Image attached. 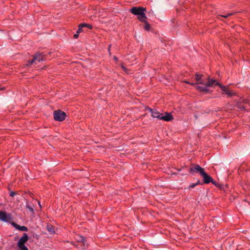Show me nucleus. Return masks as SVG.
Instances as JSON below:
<instances>
[{
  "label": "nucleus",
  "mask_w": 250,
  "mask_h": 250,
  "mask_svg": "<svg viewBox=\"0 0 250 250\" xmlns=\"http://www.w3.org/2000/svg\"><path fill=\"white\" fill-rule=\"evenodd\" d=\"M28 240V236L27 234L24 233L23 236L20 239L17 243V246L20 250H29L24 245Z\"/></svg>",
  "instance_id": "f257e3e1"
},
{
  "label": "nucleus",
  "mask_w": 250,
  "mask_h": 250,
  "mask_svg": "<svg viewBox=\"0 0 250 250\" xmlns=\"http://www.w3.org/2000/svg\"><path fill=\"white\" fill-rule=\"evenodd\" d=\"M66 116L65 112L60 109L54 111L53 113L54 119L56 121H63L65 119Z\"/></svg>",
  "instance_id": "f03ea898"
},
{
  "label": "nucleus",
  "mask_w": 250,
  "mask_h": 250,
  "mask_svg": "<svg viewBox=\"0 0 250 250\" xmlns=\"http://www.w3.org/2000/svg\"><path fill=\"white\" fill-rule=\"evenodd\" d=\"M44 59V56L42 53H37L34 56L33 59L28 62L27 65H31L33 63H37V62H40L43 61Z\"/></svg>",
  "instance_id": "7ed1b4c3"
},
{
  "label": "nucleus",
  "mask_w": 250,
  "mask_h": 250,
  "mask_svg": "<svg viewBox=\"0 0 250 250\" xmlns=\"http://www.w3.org/2000/svg\"><path fill=\"white\" fill-rule=\"evenodd\" d=\"M146 8L143 7H133L130 9V12L138 16H140L143 12H146Z\"/></svg>",
  "instance_id": "20e7f679"
},
{
  "label": "nucleus",
  "mask_w": 250,
  "mask_h": 250,
  "mask_svg": "<svg viewBox=\"0 0 250 250\" xmlns=\"http://www.w3.org/2000/svg\"><path fill=\"white\" fill-rule=\"evenodd\" d=\"M189 171L191 173L196 172L201 175L204 171V169L198 165L192 164L191 167L189 168Z\"/></svg>",
  "instance_id": "39448f33"
},
{
  "label": "nucleus",
  "mask_w": 250,
  "mask_h": 250,
  "mask_svg": "<svg viewBox=\"0 0 250 250\" xmlns=\"http://www.w3.org/2000/svg\"><path fill=\"white\" fill-rule=\"evenodd\" d=\"M203 86L199 85L198 83H195L194 86L196 90L199 91L200 92H204L206 93H208L209 92V90L208 89V86H206V83L203 84Z\"/></svg>",
  "instance_id": "423d86ee"
},
{
  "label": "nucleus",
  "mask_w": 250,
  "mask_h": 250,
  "mask_svg": "<svg viewBox=\"0 0 250 250\" xmlns=\"http://www.w3.org/2000/svg\"><path fill=\"white\" fill-rule=\"evenodd\" d=\"M11 219V214H7L5 212L0 211V220L3 221L7 222Z\"/></svg>",
  "instance_id": "0eeeda50"
},
{
  "label": "nucleus",
  "mask_w": 250,
  "mask_h": 250,
  "mask_svg": "<svg viewBox=\"0 0 250 250\" xmlns=\"http://www.w3.org/2000/svg\"><path fill=\"white\" fill-rule=\"evenodd\" d=\"M147 109L151 113V116L153 118H156L159 119H161L162 113H160L156 109H152L151 108L147 107Z\"/></svg>",
  "instance_id": "6e6552de"
},
{
  "label": "nucleus",
  "mask_w": 250,
  "mask_h": 250,
  "mask_svg": "<svg viewBox=\"0 0 250 250\" xmlns=\"http://www.w3.org/2000/svg\"><path fill=\"white\" fill-rule=\"evenodd\" d=\"M204 180V183L205 184H209L210 183L212 180V178L211 177V176L208 174H207L205 171L203 172V173L201 175Z\"/></svg>",
  "instance_id": "1a4fd4ad"
},
{
  "label": "nucleus",
  "mask_w": 250,
  "mask_h": 250,
  "mask_svg": "<svg viewBox=\"0 0 250 250\" xmlns=\"http://www.w3.org/2000/svg\"><path fill=\"white\" fill-rule=\"evenodd\" d=\"M173 119L172 114L170 113L166 112L165 115L162 114L161 119L165 121H170Z\"/></svg>",
  "instance_id": "9d476101"
},
{
  "label": "nucleus",
  "mask_w": 250,
  "mask_h": 250,
  "mask_svg": "<svg viewBox=\"0 0 250 250\" xmlns=\"http://www.w3.org/2000/svg\"><path fill=\"white\" fill-rule=\"evenodd\" d=\"M12 226L14 227L16 229L23 231H27L28 230V228L25 226H21L19 225H18L15 222L12 223Z\"/></svg>",
  "instance_id": "9b49d317"
},
{
  "label": "nucleus",
  "mask_w": 250,
  "mask_h": 250,
  "mask_svg": "<svg viewBox=\"0 0 250 250\" xmlns=\"http://www.w3.org/2000/svg\"><path fill=\"white\" fill-rule=\"evenodd\" d=\"M195 80L198 82V84H203L204 80L203 79V75L196 73L195 74Z\"/></svg>",
  "instance_id": "f8f14e48"
},
{
  "label": "nucleus",
  "mask_w": 250,
  "mask_h": 250,
  "mask_svg": "<svg viewBox=\"0 0 250 250\" xmlns=\"http://www.w3.org/2000/svg\"><path fill=\"white\" fill-rule=\"evenodd\" d=\"M137 19L141 22H146L147 20V17L146 16L145 12L142 13L140 16H137Z\"/></svg>",
  "instance_id": "ddd939ff"
},
{
  "label": "nucleus",
  "mask_w": 250,
  "mask_h": 250,
  "mask_svg": "<svg viewBox=\"0 0 250 250\" xmlns=\"http://www.w3.org/2000/svg\"><path fill=\"white\" fill-rule=\"evenodd\" d=\"M216 83H218V82H216V81L215 80L210 79L208 77V81L207 83H206V86H207L208 87V86H211L214 83H215V84L216 85Z\"/></svg>",
  "instance_id": "4468645a"
},
{
  "label": "nucleus",
  "mask_w": 250,
  "mask_h": 250,
  "mask_svg": "<svg viewBox=\"0 0 250 250\" xmlns=\"http://www.w3.org/2000/svg\"><path fill=\"white\" fill-rule=\"evenodd\" d=\"M47 229L51 234L55 233L54 227L51 225L47 226Z\"/></svg>",
  "instance_id": "2eb2a0df"
},
{
  "label": "nucleus",
  "mask_w": 250,
  "mask_h": 250,
  "mask_svg": "<svg viewBox=\"0 0 250 250\" xmlns=\"http://www.w3.org/2000/svg\"><path fill=\"white\" fill-rule=\"evenodd\" d=\"M26 208H28L32 213H34L33 205H30L29 203L27 202L26 204Z\"/></svg>",
  "instance_id": "dca6fc26"
},
{
  "label": "nucleus",
  "mask_w": 250,
  "mask_h": 250,
  "mask_svg": "<svg viewBox=\"0 0 250 250\" xmlns=\"http://www.w3.org/2000/svg\"><path fill=\"white\" fill-rule=\"evenodd\" d=\"M216 85H219V87L221 88L223 92H225V93H226L227 91L229 90V89L227 87L223 86L219 83H216Z\"/></svg>",
  "instance_id": "f3484780"
},
{
  "label": "nucleus",
  "mask_w": 250,
  "mask_h": 250,
  "mask_svg": "<svg viewBox=\"0 0 250 250\" xmlns=\"http://www.w3.org/2000/svg\"><path fill=\"white\" fill-rule=\"evenodd\" d=\"M143 22L145 23L144 29L146 30L149 31L150 28V25L148 23V22L147 21V20L146 21V22Z\"/></svg>",
  "instance_id": "a211bd4d"
},
{
  "label": "nucleus",
  "mask_w": 250,
  "mask_h": 250,
  "mask_svg": "<svg viewBox=\"0 0 250 250\" xmlns=\"http://www.w3.org/2000/svg\"><path fill=\"white\" fill-rule=\"evenodd\" d=\"M83 26H82V24H80L78 26V29L77 31V33L80 34L81 32L83 31Z\"/></svg>",
  "instance_id": "6ab92c4d"
},
{
  "label": "nucleus",
  "mask_w": 250,
  "mask_h": 250,
  "mask_svg": "<svg viewBox=\"0 0 250 250\" xmlns=\"http://www.w3.org/2000/svg\"><path fill=\"white\" fill-rule=\"evenodd\" d=\"M83 27H87L89 29H91L93 27L92 25L90 24H87V23H81Z\"/></svg>",
  "instance_id": "aec40b11"
},
{
  "label": "nucleus",
  "mask_w": 250,
  "mask_h": 250,
  "mask_svg": "<svg viewBox=\"0 0 250 250\" xmlns=\"http://www.w3.org/2000/svg\"><path fill=\"white\" fill-rule=\"evenodd\" d=\"M79 242H81L83 246H85L86 243V240L83 236H81L80 239L79 240Z\"/></svg>",
  "instance_id": "412c9836"
},
{
  "label": "nucleus",
  "mask_w": 250,
  "mask_h": 250,
  "mask_svg": "<svg viewBox=\"0 0 250 250\" xmlns=\"http://www.w3.org/2000/svg\"><path fill=\"white\" fill-rule=\"evenodd\" d=\"M226 94H227L229 96H231L234 95L235 94V93L233 92L232 91L229 89V90L227 91V92Z\"/></svg>",
  "instance_id": "4be33fe9"
},
{
  "label": "nucleus",
  "mask_w": 250,
  "mask_h": 250,
  "mask_svg": "<svg viewBox=\"0 0 250 250\" xmlns=\"http://www.w3.org/2000/svg\"><path fill=\"white\" fill-rule=\"evenodd\" d=\"M237 107L239 109H241V110H242V109L245 110V107L243 105H241V104H237Z\"/></svg>",
  "instance_id": "5701e85b"
},
{
  "label": "nucleus",
  "mask_w": 250,
  "mask_h": 250,
  "mask_svg": "<svg viewBox=\"0 0 250 250\" xmlns=\"http://www.w3.org/2000/svg\"><path fill=\"white\" fill-rule=\"evenodd\" d=\"M232 15V13H229V14H226V15H221V16L223 17V18H227L229 16H231Z\"/></svg>",
  "instance_id": "b1692460"
},
{
  "label": "nucleus",
  "mask_w": 250,
  "mask_h": 250,
  "mask_svg": "<svg viewBox=\"0 0 250 250\" xmlns=\"http://www.w3.org/2000/svg\"><path fill=\"white\" fill-rule=\"evenodd\" d=\"M16 193L14 191H11L10 192V193H9V195L10 196H11V197H14L15 195H16Z\"/></svg>",
  "instance_id": "393cba45"
},
{
  "label": "nucleus",
  "mask_w": 250,
  "mask_h": 250,
  "mask_svg": "<svg viewBox=\"0 0 250 250\" xmlns=\"http://www.w3.org/2000/svg\"><path fill=\"white\" fill-rule=\"evenodd\" d=\"M210 183H211L213 185H214V186H215L217 187L219 186V185L213 179L212 180V181Z\"/></svg>",
  "instance_id": "a878e982"
},
{
  "label": "nucleus",
  "mask_w": 250,
  "mask_h": 250,
  "mask_svg": "<svg viewBox=\"0 0 250 250\" xmlns=\"http://www.w3.org/2000/svg\"><path fill=\"white\" fill-rule=\"evenodd\" d=\"M184 83H188V84H190L192 85H194V84H195V83H189V82L188 81H184Z\"/></svg>",
  "instance_id": "bb28decb"
},
{
  "label": "nucleus",
  "mask_w": 250,
  "mask_h": 250,
  "mask_svg": "<svg viewBox=\"0 0 250 250\" xmlns=\"http://www.w3.org/2000/svg\"><path fill=\"white\" fill-rule=\"evenodd\" d=\"M195 186H196V184H195V183H194V184H191V185L189 186V188H194Z\"/></svg>",
  "instance_id": "cd10ccee"
},
{
  "label": "nucleus",
  "mask_w": 250,
  "mask_h": 250,
  "mask_svg": "<svg viewBox=\"0 0 250 250\" xmlns=\"http://www.w3.org/2000/svg\"><path fill=\"white\" fill-rule=\"evenodd\" d=\"M79 34L77 33H76V34H75L74 35V36H73L74 38V39H77V38H78V37H79Z\"/></svg>",
  "instance_id": "c85d7f7f"
},
{
  "label": "nucleus",
  "mask_w": 250,
  "mask_h": 250,
  "mask_svg": "<svg viewBox=\"0 0 250 250\" xmlns=\"http://www.w3.org/2000/svg\"><path fill=\"white\" fill-rule=\"evenodd\" d=\"M195 184H196V186H197V185H200V184H201V185H203V183H201V182H200V180H198L197 181V182L196 183H195Z\"/></svg>",
  "instance_id": "c756f323"
},
{
  "label": "nucleus",
  "mask_w": 250,
  "mask_h": 250,
  "mask_svg": "<svg viewBox=\"0 0 250 250\" xmlns=\"http://www.w3.org/2000/svg\"><path fill=\"white\" fill-rule=\"evenodd\" d=\"M121 67L122 68V69L124 70V71H126V68L123 65H121Z\"/></svg>",
  "instance_id": "7c9ffc66"
},
{
  "label": "nucleus",
  "mask_w": 250,
  "mask_h": 250,
  "mask_svg": "<svg viewBox=\"0 0 250 250\" xmlns=\"http://www.w3.org/2000/svg\"><path fill=\"white\" fill-rule=\"evenodd\" d=\"M244 103H245L249 104V103H250V101H248V100H245V101H244Z\"/></svg>",
  "instance_id": "2f4dec72"
},
{
  "label": "nucleus",
  "mask_w": 250,
  "mask_h": 250,
  "mask_svg": "<svg viewBox=\"0 0 250 250\" xmlns=\"http://www.w3.org/2000/svg\"><path fill=\"white\" fill-rule=\"evenodd\" d=\"M114 59L116 61H118V58H117L116 56H114Z\"/></svg>",
  "instance_id": "473e14b6"
},
{
  "label": "nucleus",
  "mask_w": 250,
  "mask_h": 250,
  "mask_svg": "<svg viewBox=\"0 0 250 250\" xmlns=\"http://www.w3.org/2000/svg\"><path fill=\"white\" fill-rule=\"evenodd\" d=\"M249 104L250 105V103H249Z\"/></svg>",
  "instance_id": "72a5a7b5"
}]
</instances>
